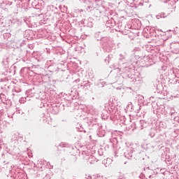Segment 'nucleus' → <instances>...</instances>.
I'll return each instance as SVG.
<instances>
[{
  "mask_svg": "<svg viewBox=\"0 0 179 179\" xmlns=\"http://www.w3.org/2000/svg\"><path fill=\"white\" fill-rule=\"evenodd\" d=\"M88 9H90V6H87Z\"/></svg>",
  "mask_w": 179,
  "mask_h": 179,
  "instance_id": "nucleus-12",
  "label": "nucleus"
},
{
  "mask_svg": "<svg viewBox=\"0 0 179 179\" xmlns=\"http://www.w3.org/2000/svg\"><path fill=\"white\" fill-rule=\"evenodd\" d=\"M89 89H90V83H85L84 86H83V90L85 92H87V90H89Z\"/></svg>",
  "mask_w": 179,
  "mask_h": 179,
  "instance_id": "nucleus-5",
  "label": "nucleus"
},
{
  "mask_svg": "<svg viewBox=\"0 0 179 179\" xmlns=\"http://www.w3.org/2000/svg\"><path fill=\"white\" fill-rule=\"evenodd\" d=\"M5 97V95L3 94H0V99H3Z\"/></svg>",
  "mask_w": 179,
  "mask_h": 179,
  "instance_id": "nucleus-10",
  "label": "nucleus"
},
{
  "mask_svg": "<svg viewBox=\"0 0 179 179\" xmlns=\"http://www.w3.org/2000/svg\"><path fill=\"white\" fill-rule=\"evenodd\" d=\"M12 96H15V94L13 93V94H12Z\"/></svg>",
  "mask_w": 179,
  "mask_h": 179,
  "instance_id": "nucleus-14",
  "label": "nucleus"
},
{
  "mask_svg": "<svg viewBox=\"0 0 179 179\" xmlns=\"http://www.w3.org/2000/svg\"><path fill=\"white\" fill-rule=\"evenodd\" d=\"M43 179H45V178H43Z\"/></svg>",
  "mask_w": 179,
  "mask_h": 179,
  "instance_id": "nucleus-17",
  "label": "nucleus"
},
{
  "mask_svg": "<svg viewBox=\"0 0 179 179\" xmlns=\"http://www.w3.org/2000/svg\"><path fill=\"white\" fill-rule=\"evenodd\" d=\"M83 131H84L85 133H86V130H83Z\"/></svg>",
  "mask_w": 179,
  "mask_h": 179,
  "instance_id": "nucleus-15",
  "label": "nucleus"
},
{
  "mask_svg": "<svg viewBox=\"0 0 179 179\" xmlns=\"http://www.w3.org/2000/svg\"><path fill=\"white\" fill-rule=\"evenodd\" d=\"M48 69L49 71H50L51 72H55V71H57V65H50L48 66Z\"/></svg>",
  "mask_w": 179,
  "mask_h": 179,
  "instance_id": "nucleus-4",
  "label": "nucleus"
},
{
  "mask_svg": "<svg viewBox=\"0 0 179 179\" xmlns=\"http://www.w3.org/2000/svg\"><path fill=\"white\" fill-rule=\"evenodd\" d=\"M90 178V176H86L85 178L89 179Z\"/></svg>",
  "mask_w": 179,
  "mask_h": 179,
  "instance_id": "nucleus-11",
  "label": "nucleus"
},
{
  "mask_svg": "<svg viewBox=\"0 0 179 179\" xmlns=\"http://www.w3.org/2000/svg\"><path fill=\"white\" fill-rule=\"evenodd\" d=\"M3 65H4L6 71L1 73V76H8V75H10V69H9V62H8V60L3 61Z\"/></svg>",
  "mask_w": 179,
  "mask_h": 179,
  "instance_id": "nucleus-2",
  "label": "nucleus"
},
{
  "mask_svg": "<svg viewBox=\"0 0 179 179\" xmlns=\"http://www.w3.org/2000/svg\"><path fill=\"white\" fill-rule=\"evenodd\" d=\"M80 132H83V130H78Z\"/></svg>",
  "mask_w": 179,
  "mask_h": 179,
  "instance_id": "nucleus-13",
  "label": "nucleus"
},
{
  "mask_svg": "<svg viewBox=\"0 0 179 179\" xmlns=\"http://www.w3.org/2000/svg\"><path fill=\"white\" fill-rule=\"evenodd\" d=\"M83 155L85 160H89V159H90V156L87 155V153H86V152H83Z\"/></svg>",
  "mask_w": 179,
  "mask_h": 179,
  "instance_id": "nucleus-6",
  "label": "nucleus"
},
{
  "mask_svg": "<svg viewBox=\"0 0 179 179\" xmlns=\"http://www.w3.org/2000/svg\"><path fill=\"white\" fill-rule=\"evenodd\" d=\"M41 117H43V122H47V120H45V113H43L42 115H41Z\"/></svg>",
  "mask_w": 179,
  "mask_h": 179,
  "instance_id": "nucleus-8",
  "label": "nucleus"
},
{
  "mask_svg": "<svg viewBox=\"0 0 179 179\" xmlns=\"http://www.w3.org/2000/svg\"><path fill=\"white\" fill-rule=\"evenodd\" d=\"M8 80H9V78H8V77H3L1 78H0V82H8Z\"/></svg>",
  "mask_w": 179,
  "mask_h": 179,
  "instance_id": "nucleus-7",
  "label": "nucleus"
},
{
  "mask_svg": "<svg viewBox=\"0 0 179 179\" xmlns=\"http://www.w3.org/2000/svg\"><path fill=\"white\" fill-rule=\"evenodd\" d=\"M41 79L43 82H44L45 83H47L48 82H50V76L48 74L43 76L41 77Z\"/></svg>",
  "mask_w": 179,
  "mask_h": 179,
  "instance_id": "nucleus-3",
  "label": "nucleus"
},
{
  "mask_svg": "<svg viewBox=\"0 0 179 179\" xmlns=\"http://www.w3.org/2000/svg\"><path fill=\"white\" fill-rule=\"evenodd\" d=\"M38 3H41V5L44 4V1L43 0H38Z\"/></svg>",
  "mask_w": 179,
  "mask_h": 179,
  "instance_id": "nucleus-9",
  "label": "nucleus"
},
{
  "mask_svg": "<svg viewBox=\"0 0 179 179\" xmlns=\"http://www.w3.org/2000/svg\"><path fill=\"white\" fill-rule=\"evenodd\" d=\"M59 110H65V104H53L52 107L50 108L51 114H53L54 115H57V114H59Z\"/></svg>",
  "mask_w": 179,
  "mask_h": 179,
  "instance_id": "nucleus-1",
  "label": "nucleus"
},
{
  "mask_svg": "<svg viewBox=\"0 0 179 179\" xmlns=\"http://www.w3.org/2000/svg\"><path fill=\"white\" fill-rule=\"evenodd\" d=\"M87 1H88V2H90V0H87Z\"/></svg>",
  "mask_w": 179,
  "mask_h": 179,
  "instance_id": "nucleus-16",
  "label": "nucleus"
}]
</instances>
